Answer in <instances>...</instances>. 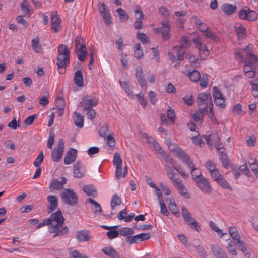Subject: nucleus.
Listing matches in <instances>:
<instances>
[{
  "instance_id": "1",
  "label": "nucleus",
  "mask_w": 258,
  "mask_h": 258,
  "mask_svg": "<svg viewBox=\"0 0 258 258\" xmlns=\"http://www.w3.org/2000/svg\"><path fill=\"white\" fill-rule=\"evenodd\" d=\"M49 219L50 223L49 227V231L51 233L56 232L54 237L62 235L68 232V229L67 227H64L62 230L59 231V229L62 227L64 220L60 211L52 214Z\"/></svg>"
},
{
  "instance_id": "2",
  "label": "nucleus",
  "mask_w": 258,
  "mask_h": 258,
  "mask_svg": "<svg viewBox=\"0 0 258 258\" xmlns=\"http://www.w3.org/2000/svg\"><path fill=\"white\" fill-rule=\"evenodd\" d=\"M165 142L169 150L175 156L179 159L183 163L186 164L187 166H193V161L190 159L188 155L181 147L176 143L172 142L171 140L168 138L165 139Z\"/></svg>"
},
{
  "instance_id": "3",
  "label": "nucleus",
  "mask_w": 258,
  "mask_h": 258,
  "mask_svg": "<svg viewBox=\"0 0 258 258\" xmlns=\"http://www.w3.org/2000/svg\"><path fill=\"white\" fill-rule=\"evenodd\" d=\"M192 178L202 192L208 195L211 194L212 187L211 184L209 180L204 177L201 172H199L198 175H196L193 172Z\"/></svg>"
},
{
  "instance_id": "4",
  "label": "nucleus",
  "mask_w": 258,
  "mask_h": 258,
  "mask_svg": "<svg viewBox=\"0 0 258 258\" xmlns=\"http://www.w3.org/2000/svg\"><path fill=\"white\" fill-rule=\"evenodd\" d=\"M58 56L57 58V66L67 67L70 63V52L67 45L59 44L57 47Z\"/></svg>"
},
{
  "instance_id": "5",
  "label": "nucleus",
  "mask_w": 258,
  "mask_h": 258,
  "mask_svg": "<svg viewBox=\"0 0 258 258\" xmlns=\"http://www.w3.org/2000/svg\"><path fill=\"white\" fill-rule=\"evenodd\" d=\"M193 22L198 27L199 31L203 33L204 36L214 41H217L218 39L214 33L210 29L207 24L203 23L198 17L194 16L192 17Z\"/></svg>"
},
{
  "instance_id": "6",
  "label": "nucleus",
  "mask_w": 258,
  "mask_h": 258,
  "mask_svg": "<svg viewBox=\"0 0 258 258\" xmlns=\"http://www.w3.org/2000/svg\"><path fill=\"white\" fill-rule=\"evenodd\" d=\"M228 231L232 238L235 242L240 250L245 254L246 257H249L250 255L247 252L245 243L240 240V236L236 227L235 226H230Z\"/></svg>"
},
{
  "instance_id": "7",
  "label": "nucleus",
  "mask_w": 258,
  "mask_h": 258,
  "mask_svg": "<svg viewBox=\"0 0 258 258\" xmlns=\"http://www.w3.org/2000/svg\"><path fill=\"white\" fill-rule=\"evenodd\" d=\"M113 164L115 166V176L117 179L124 178L127 173V167L125 166L122 170V161L119 153H114L113 159Z\"/></svg>"
},
{
  "instance_id": "8",
  "label": "nucleus",
  "mask_w": 258,
  "mask_h": 258,
  "mask_svg": "<svg viewBox=\"0 0 258 258\" xmlns=\"http://www.w3.org/2000/svg\"><path fill=\"white\" fill-rule=\"evenodd\" d=\"M197 102L199 109L202 111L204 109L208 110V108L213 105L211 95L205 92L201 93L198 95Z\"/></svg>"
},
{
  "instance_id": "9",
  "label": "nucleus",
  "mask_w": 258,
  "mask_h": 258,
  "mask_svg": "<svg viewBox=\"0 0 258 258\" xmlns=\"http://www.w3.org/2000/svg\"><path fill=\"white\" fill-rule=\"evenodd\" d=\"M238 16L241 20L254 21L257 20L258 14L255 11L245 7L239 11Z\"/></svg>"
},
{
  "instance_id": "10",
  "label": "nucleus",
  "mask_w": 258,
  "mask_h": 258,
  "mask_svg": "<svg viewBox=\"0 0 258 258\" xmlns=\"http://www.w3.org/2000/svg\"><path fill=\"white\" fill-rule=\"evenodd\" d=\"M182 215L187 225L197 231H199L200 227L196 220L191 216V213L184 207H182Z\"/></svg>"
},
{
  "instance_id": "11",
  "label": "nucleus",
  "mask_w": 258,
  "mask_h": 258,
  "mask_svg": "<svg viewBox=\"0 0 258 258\" xmlns=\"http://www.w3.org/2000/svg\"><path fill=\"white\" fill-rule=\"evenodd\" d=\"M64 149V141L62 139L58 140L57 146L52 151L51 156L53 161L58 162L62 158Z\"/></svg>"
},
{
  "instance_id": "12",
  "label": "nucleus",
  "mask_w": 258,
  "mask_h": 258,
  "mask_svg": "<svg viewBox=\"0 0 258 258\" xmlns=\"http://www.w3.org/2000/svg\"><path fill=\"white\" fill-rule=\"evenodd\" d=\"M62 200L69 205H75L78 202V196L76 194L69 188L65 189L61 194Z\"/></svg>"
},
{
  "instance_id": "13",
  "label": "nucleus",
  "mask_w": 258,
  "mask_h": 258,
  "mask_svg": "<svg viewBox=\"0 0 258 258\" xmlns=\"http://www.w3.org/2000/svg\"><path fill=\"white\" fill-rule=\"evenodd\" d=\"M98 103L97 100L90 96L86 95L82 98L80 102V105L83 107L84 111H87V109L92 108L97 105Z\"/></svg>"
},
{
  "instance_id": "14",
  "label": "nucleus",
  "mask_w": 258,
  "mask_h": 258,
  "mask_svg": "<svg viewBox=\"0 0 258 258\" xmlns=\"http://www.w3.org/2000/svg\"><path fill=\"white\" fill-rule=\"evenodd\" d=\"M61 18L56 11H52L51 13V29L57 33L60 30L61 28Z\"/></svg>"
},
{
  "instance_id": "15",
  "label": "nucleus",
  "mask_w": 258,
  "mask_h": 258,
  "mask_svg": "<svg viewBox=\"0 0 258 258\" xmlns=\"http://www.w3.org/2000/svg\"><path fill=\"white\" fill-rule=\"evenodd\" d=\"M258 67V61L255 64H253V62L248 60L244 61V66L243 67V71L245 75L248 78H252L255 76V69Z\"/></svg>"
},
{
  "instance_id": "16",
  "label": "nucleus",
  "mask_w": 258,
  "mask_h": 258,
  "mask_svg": "<svg viewBox=\"0 0 258 258\" xmlns=\"http://www.w3.org/2000/svg\"><path fill=\"white\" fill-rule=\"evenodd\" d=\"M135 15L136 20L134 24V28L136 30L140 29L143 27L142 20L144 17V15L142 11L141 7L139 5L135 6Z\"/></svg>"
},
{
  "instance_id": "17",
  "label": "nucleus",
  "mask_w": 258,
  "mask_h": 258,
  "mask_svg": "<svg viewBox=\"0 0 258 258\" xmlns=\"http://www.w3.org/2000/svg\"><path fill=\"white\" fill-rule=\"evenodd\" d=\"M194 43L196 47L198 49L200 57L202 59H205L209 54V51L205 45L203 44L200 38L197 37L194 40Z\"/></svg>"
},
{
  "instance_id": "18",
  "label": "nucleus",
  "mask_w": 258,
  "mask_h": 258,
  "mask_svg": "<svg viewBox=\"0 0 258 258\" xmlns=\"http://www.w3.org/2000/svg\"><path fill=\"white\" fill-rule=\"evenodd\" d=\"M189 45V40L187 37H183L181 40V45L179 47L175 46V49H177L178 59L179 61L184 59V54L185 53V49Z\"/></svg>"
},
{
  "instance_id": "19",
  "label": "nucleus",
  "mask_w": 258,
  "mask_h": 258,
  "mask_svg": "<svg viewBox=\"0 0 258 258\" xmlns=\"http://www.w3.org/2000/svg\"><path fill=\"white\" fill-rule=\"evenodd\" d=\"M234 30L239 40H244L247 36V29L241 23H235L234 25Z\"/></svg>"
},
{
  "instance_id": "20",
  "label": "nucleus",
  "mask_w": 258,
  "mask_h": 258,
  "mask_svg": "<svg viewBox=\"0 0 258 258\" xmlns=\"http://www.w3.org/2000/svg\"><path fill=\"white\" fill-rule=\"evenodd\" d=\"M67 182L66 178L62 177L53 180L50 184L49 189L52 191L53 190L61 189L63 187V185Z\"/></svg>"
},
{
  "instance_id": "21",
  "label": "nucleus",
  "mask_w": 258,
  "mask_h": 258,
  "mask_svg": "<svg viewBox=\"0 0 258 258\" xmlns=\"http://www.w3.org/2000/svg\"><path fill=\"white\" fill-rule=\"evenodd\" d=\"M136 78L138 83L141 86L143 90H146L147 88V84L146 79H145L143 75L142 68L141 67H139L137 68L136 71Z\"/></svg>"
},
{
  "instance_id": "22",
  "label": "nucleus",
  "mask_w": 258,
  "mask_h": 258,
  "mask_svg": "<svg viewBox=\"0 0 258 258\" xmlns=\"http://www.w3.org/2000/svg\"><path fill=\"white\" fill-rule=\"evenodd\" d=\"M77 155V150L74 148H70L67 153L64 159V163L66 165L71 164L75 162Z\"/></svg>"
},
{
  "instance_id": "23",
  "label": "nucleus",
  "mask_w": 258,
  "mask_h": 258,
  "mask_svg": "<svg viewBox=\"0 0 258 258\" xmlns=\"http://www.w3.org/2000/svg\"><path fill=\"white\" fill-rule=\"evenodd\" d=\"M253 48V45L249 44L246 46L243 49V50L246 53V60H248L251 62H253V64H255L258 61V59L255 55H254L251 51Z\"/></svg>"
},
{
  "instance_id": "24",
  "label": "nucleus",
  "mask_w": 258,
  "mask_h": 258,
  "mask_svg": "<svg viewBox=\"0 0 258 258\" xmlns=\"http://www.w3.org/2000/svg\"><path fill=\"white\" fill-rule=\"evenodd\" d=\"M162 27L161 33L162 37L165 41L168 40L170 38L169 32L170 30V25L168 21H163L161 23Z\"/></svg>"
},
{
  "instance_id": "25",
  "label": "nucleus",
  "mask_w": 258,
  "mask_h": 258,
  "mask_svg": "<svg viewBox=\"0 0 258 258\" xmlns=\"http://www.w3.org/2000/svg\"><path fill=\"white\" fill-rule=\"evenodd\" d=\"M168 203V208L172 213L176 217H178L180 216L179 211L174 200L173 198H169L167 200Z\"/></svg>"
},
{
  "instance_id": "26",
  "label": "nucleus",
  "mask_w": 258,
  "mask_h": 258,
  "mask_svg": "<svg viewBox=\"0 0 258 258\" xmlns=\"http://www.w3.org/2000/svg\"><path fill=\"white\" fill-rule=\"evenodd\" d=\"M74 176L76 178H80L83 177L85 174V170L82 168L81 165L77 162L74 165Z\"/></svg>"
},
{
  "instance_id": "27",
  "label": "nucleus",
  "mask_w": 258,
  "mask_h": 258,
  "mask_svg": "<svg viewBox=\"0 0 258 258\" xmlns=\"http://www.w3.org/2000/svg\"><path fill=\"white\" fill-rule=\"evenodd\" d=\"M221 9L225 14L230 15L236 11V6L235 5L225 3L221 6Z\"/></svg>"
},
{
  "instance_id": "28",
  "label": "nucleus",
  "mask_w": 258,
  "mask_h": 258,
  "mask_svg": "<svg viewBox=\"0 0 258 258\" xmlns=\"http://www.w3.org/2000/svg\"><path fill=\"white\" fill-rule=\"evenodd\" d=\"M74 81L75 84L78 87H83L84 79L82 72L80 70H77L74 75Z\"/></svg>"
},
{
  "instance_id": "29",
  "label": "nucleus",
  "mask_w": 258,
  "mask_h": 258,
  "mask_svg": "<svg viewBox=\"0 0 258 258\" xmlns=\"http://www.w3.org/2000/svg\"><path fill=\"white\" fill-rule=\"evenodd\" d=\"M102 251L106 256L110 258H118L119 256L118 253L110 246L103 248Z\"/></svg>"
},
{
  "instance_id": "30",
  "label": "nucleus",
  "mask_w": 258,
  "mask_h": 258,
  "mask_svg": "<svg viewBox=\"0 0 258 258\" xmlns=\"http://www.w3.org/2000/svg\"><path fill=\"white\" fill-rule=\"evenodd\" d=\"M183 73L184 74L188 76L192 82H197L199 81L201 78L200 73L196 70H194L192 71L185 70L183 72Z\"/></svg>"
},
{
  "instance_id": "31",
  "label": "nucleus",
  "mask_w": 258,
  "mask_h": 258,
  "mask_svg": "<svg viewBox=\"0 0 258 258\" xmlns=\"http://www.w3.org/2000/svg\"><path fill=\"white\" fill-rule=\"evenodd\" d=\"M211 248L214 256L217 257V258H224L226 256L223 250L219 246L212 245Z\"/></svg>"
},
{
  "instance_id": "32",
  "label": "nucleus",
  "mask_w": 258,
  "mask_h": 258,
  "mask_svg": "<svg viewBox=\"0 0 258 258\" xmlns=\"http://www.w3.org/2000/svg\"><path fill=\"white\" fill-rule=\"evenodd\" d=\"M75 124L78 127L82 128L84 125V117L79 113L75 112L73 114Z\"/></svg>"
},
{
  "instance_id": "33",
  "label": "nucleus",
  "mask_w": 258,
  "mask_h": 258,
  "mask_svg": "<svg viewBox=\"0 0 258 258\" xmlns=\"http://www.w3.org/2000/svg\"><path fill=\"white\" fill-rule=\"evenodd\" d=\"M47 201L49 204V213H51L54 211L57 207V199L54 196H49L47 197Z\"/></svg>"
},
{
  "instance_id": "34",
  "label": "nucleus",
  "mask_w": 258,
  "mask_h": 258,
  "mask_svg": "<svg viewBox=\"0 0 258 258\" xmlns=\"http://www.w3.org/2000/svg\"><path fill=\"white\" fill-rule=\"evenodd\" d=\"M91 238L89 232L84 230L79 231L77 233V238L80 241H88Z\"/></svg>"
},
{
  "instance_id": "35",
  "label": "nucleus",
  "mask_w": 258,
  "mask_h": 258,
  "mask_svg": "<svg viewBox=\"0 0 258 258\" xmlns=\"http://www.w3.org/2000/svg\"><path fill=\"white\" fill-rule=\"evenodd\" d=\"M251 85V91L252 95L255 97H258V78L255 77L252 80L250 81Z\"/></svg>"
},
{
  "instance_id": "36",
  "label": "nucleus",
  "mask_w": 258,
  "mask_h": 258,
  "mask_svg": "<svg viewBox=\"0 0 258 258\" xmlns=\"http://www.w3.org/2000/svg\"><path fill=\"white\" fill-rule=\"evenodd\" d=\"M177 183L178 184L174 185L177 190L181 195L184 196L185 198H189L190 197L189 195L188 194L187 190L184 184L181 182V181Z\"/></svg>"
},
{
  "instance_id": "37",
  "label": "nucleus",
  "mask_w": 258,
  "mask_h": 258,
  "mask_svg": "<svg viewBox=\"0 0 258 258\" xmlns=\"http://www.w3.org/2000/svg\"><path fill=\"white\" fill-rule=\"evenodd\" d=\"M177 183L178 184L174 185L177 190L181 195L184 196L185 198H189L190 197L189 195L188 194L187 190L184 184L181 182V181Z\"/></svg>"
},
{
  "instance_id": "38",
  "label": "nucleus",
  "mask_w": 258,
  "mask_h": 258,
  "mask_svg": "<svg viewBox=\"0 0 258 258\" xmlns=\"http://www.w3.org/2000/svg\"><path fill=\"white\" fill-rule=\"evenodd\" d=\"M116 12L117 13L119 20L121 22H126L129 19V16L127 13L122 8H118Z\"/></svg>"
},
{
  "instance_id": "39",
  "label": "nucleus",
  "mask_w": 258,
  "mask_h": 258,
  "mask_svg": "<svg viewBox=\"0 0 258 258\" xmlns=\"http://www.w3.org/2000/svg\"><path fill=\"white\" fill-rule=\"evenodd\" d=\"M31 45L32 49L35 52L38 53L41 51L42 47L39 44V39L38 37L32 39Z\"/></svg>"
},
{
  "instance_id": "40",
  "label": "nucleus",
  "mask_w": 258,
  "mask_h": 258,
  "mask_svg": "<svg viewBox=\"0 0 258 258\" xmlns=\"http://www.w3.org/2000/svg\"><path fill=\"white\" fill-rule=\"evenodd\" d=\"M215 181L218 185L223 188L229 189L230 190H232V188L222 175H221V177H219V178Z\"/></svg>"
},
{
  "instance_id": "41",
  "label": "nucleus",
  "mask_w": 258,
  "mask_h": 258,
  "mask_svg": "<svg viewBox=\"0 0 258 258\" xmlns=\"http://www.w3.org/2000/svg\"><path fill=\"white\" fill-rule=\"evenodd\" d=\"M215 181L218 185L223 188L229 189L230 190H232V188L222 175H221V177H219V178Z\"/></svg>"
},
{
  "instance_id": "42",
  "label": "nucleus",
  "mask_w": 258,
  "mask_h": 258,
  "mask_svg": "<svg viewBox=\"0 0 258 258\" xmlns=\"http://www.w3.org/2000/svg\"><path fill=\"white\" fill-rule=\"evenodd\" d=\"M83 190L88 196L94 197L97 195L95 188L91 185L84 186Z\"/></svg>"
},
{
  "instance_id": "43",
  "label": "nucleus",
  "mask_w": 258,
  "mask_h": 258,
  "mask_svg": "<svg viewBox=\"0 0 258 258\" xmlns=\"http://www.w3.org/2000/svg\"><path fill=\"white\" fill-rule=\"evenodd\" d=\"M121 204V200L119 197L116 195H114L111 200L110 206L112 210H114L116 206H119Z\"/></svg>"
},
{
  "instance_id": "44",
  "label": "nucleus",
  "mask_w": 258,
  "mask_h": 258,
  "mask_svg": "<svg viewBox=\"0 0 258 258\" xmlns=\"http://www.w3.org/2000/svg\"><path fill=\"white\" fill-rule=\"evenodd\" d=\"M209 224L211 229L220 235L221 237H222L224 235L227 234V233H224L214 222L211 221L209 222Z\"/></svg>"
},
{
  "instance_id": "45",
  "label": "nucleus",
  "mask_w": 258,
  "mask_h": 258,
  "mask_svg": "<svg viewBox=\"0 0 258 258\" xmlns=\"http://www.w3.org/2000/svg\"><path fill=\"white\" fill-rule=\"evenodd\" d=\"M220 159L222 161V163L224 168H227L228 166V160L227 159V156L226 152L223 151H221L219 153Z\"/></svg>"
},
{
  "instance_id": "46",
  "label": "nucleus",
  "mask_w": 258,
  "mask_h": 258,
  "mask_svg": "<svg viewBox=\"0 0 258 258\" xmlns=\"http://www.w3.org/2000/svg\"><path fill=\"white\" fill-rule=\"evenodd\" d=\"M208 112V110L204 109L203 111L199 109V111L196 112L193 116L194 119L196 121H200L203 119V116L206 114Z\"/></svg>"
},
{
  "instance_id": "47",
  "label": "nucleus",
  "mask_w": 258,
  "mask_h": 258,
  "mask_svg": "<svg viewBox=\"0 0 258 258\" xmlns=\"http://www.w3.org/2000/svg\"><path fill=\"white\" fill-rule=\"evenodd\" d=\"M88 201L94 206V209H93V211L95 213H101L102 211V208L100 205L98 203H97L94 200L91 198L88 199Z\"/></svg>"
},
{
  "instance_id": "48",
  "label": "nucleus",
  "mask_w": 258,
  "mask_h": 258,
  "mask_svg": "<svg viewBox=\"0 0 258 258\" xmlns=\"http://www.w3.org/2000/svg\"><path fill=\"white\" fill-rule=\"evenodd\" d=\"M21 9L24 12L25 16L29 17L30 9L29 8V4L27 0H23L21 4Z\"/></svg>"
},
{
  "instance_id": "49",
  "label": "nucleus",
  "mask_w": 258,
  "mask_h": 258,
  "mask_svg": "<svg viewBox=\"0 0 258 258\" xmlns=\"http://www.w3.org/2000/svg\"><path fill=\"white\" fill-rule=\"evenodd\" d=\"M106 143L107 145L112 149H113L115 145V140L114 137V134L110 133L107 136Z\"/></svg>"
},
{
  "instance_id": "50",
  "label": "nucleus",
  "mask_w": 258,
  "mask_h": 258,
  "mask_svg": "<svg viewBox=\"0 0 258 258\" xmlns=\"http://www.w3.org/2000/svg\"><path fill=\"white\" fill-rule=\"evenodd\" d=\"M80 52L78 54V58L80 61H84L87 54V48L86 47H82L81 49L77 50Z\"/></svg>"
},
{
  "instance_id": "51",
  "label": "nucleus",
  "mask_w": 258,
  "mask_h": 258,
  "mask_svg": "<svg viewBox=\"0 0 258 258\" xmlns=\"http://www.w3.org/2000/svg\"><path fill=\"white\" fill-rule=\"evenodd\" d=\"M140 136L142 140L146 142L148 144H150L151 142H153L154 139L147 133L141 131L139 133Z\"/></svg>"
},
{
  "instance_id": "52",
  "label": "nucleus",
  "mask_w": 258,
  "mask_h": 258,
  "mask_svg": "<svg viewBox=\"0 0 258 258\" xmlns=\"http://www.w3.org/2000/svg\"><path fill=\"white\" fill-rule=\"evenodd\" d=\"M44 160V155L42 151H41L34 161V165L37 168H41L40 165Z\"/></svg>"
},
{
  "instance_id": "53",
  "label": "nucleus",
  "mask_w": 258,
  "mask_h": 258,
  "mask_svg": "<svg viewBox=\"0 0 258 258\" xmlns=\"http://www.w3.org/2000/svg\"><path fill=\"white\" fill-rule=\"evenodd\" d=\"M75 48L76 50L81 49L82 47H86L84 44L83 38L80 36L76 37L75 40Z\"/></svg>"
},
{
  "instance_id": "54",
  "label": "nucleus",
  "mask_w": 258,
  "mask_h": 258,
  "mask_svg": "<svg viewBox=\"0 0 258 258\" xmlns=\"http://www.w3.org/2000/svg\"><path fill=\"white\" fill-rule=\"evenodd\" d=\"M140 47V44H137L135 45L134 56L137 59L141 58L143 56V52Z\"/></svg>"
},
{
  "instance_id": "55",
  "label": "nucleus",
  "mask_w": 258,
  "mask_h": 258,
  "mask_svg": "<svg viewBox=\"0 0 258 258\" xmlns=\"http://www.w3.org/2000/svg\"><path fill=\"white\" fill-rule=\"evenodd\" d=\"M105 24L107 26H111L112 25L111 20V16L110 12H106L105 14L102 15Z\"/></svg>"
},
{
  "instance_id": "56",
  "label": "nucleus",
  "mask_w": 258,
  "mask_h": 258,
  "mask_svg": "<svg viewBox=\"0 0 258 258\" xmlns=\"http://www.w3.org/2000/svg\"><path fill=\"white\" fill-rule=\"evenodd\" d=\"M125 241H126L127 243H129L130 244L140 243L139 238L138 234L132 236L127 237L125 239Z\"/></svg>"
},
{
  "instance_id": "57",
  "label": "nucleus",
  "mask_w": 258,
  "mask_h": 258,
  "mask_svg": "<svg viewBox=\"0 0 258 258\" xmlns=\"http://www.w3.org/2000/svg\"><path fill=\"white\" fill-rule=\"evenodd\" d=\"M119 83L120 86L124 89L126 94L131 97L132 96V91L130 88L128 83L127 82H122L121 81H119Z\"/></svg>"
},
{
  "instance_id": "58",
  "label": "nucleus",
  "mask_w": 258,
  "mask_h": 258,
  "mask_svg": "<svg viewBox=\"0 0 258 258\" xmlns=\"http://www.w3.org/2000/svg\"><path fill=\"white\" fill-rule=\"evenodd\" d=\"M136 97L142 107L144 108L146 107L147 105V102L144 97V94L141 92L139 94H137L136 95Z\"/></svg>"
},
{
  "instance_id": "59",
  "label": "nucleus",
  "mask_w": 258,
  "mask_h": 258,
  "mask_svg": "<svg viewBox=\"0 0 258 258\" xmlns=\"http://www.w3.org/2000/svg\"><path fill=\"white\" fill-rule=\"evenodd\" d=\"M134 233V230L132 228L128 227L123 228L120 230V235L124 236L131 235L133 234Z\"/></svg>"
},
{
  "instance_id": "60",
  "label": "nucleus",
  "mask_w": 258,
  "mask_h": 258,
  "mask_svg": "<svg viewBox=\"0 0 258 258\" xmlns=\"http://www.w3.org/2000/svg\"><path fill=\"white\" fill-rule=\"evenodd\" d=\"M70 255L72 258H87V256L78 250H74L70 252Z\"/></svg>"
},
{
  "instance_id": "61",
  "label": "nucleus",
  "mask_w": 258,
  "mask_h": 258,
  "mask_svg": "<svg viewBox=\"0 0 258 258\" xmlns=\"http://www.w3.org/2000/svg\"><path fill=\"white\" fill-rule=\"evenodd\" d=\"M137 37L143 44H146L148 42V36L145 33L138 32Z\"/></svg>"
},
{
  "instance_id": "62",
  "label": "nucleus",
  "mask_w": 258,
  "mask_h": 258,
  "mask_svg": "<svg viewBox=\"0 0 258 258\" xmlns=\"http://www.w3.org/2000/svg\"><path fill=\"white\" fill-rule=\"evenodd\" d=\"M233 112L237 115H242L244 114V112L240 103H237L233 106Z\"/></svg>"
},
{
  "instance_id": "63",
  "label": "nucleus",
  "mask_w": 258,
  "mask_h": 258,
  "mask_svg": "<svg viewBox=\"0 0 258 258\" xmlns=\"http://www.w3.org/2000/svg\"><path fill=\"white\" fill-rule=\"evenodd\" d=\"M109 129V125L108 124L103 125L99 131V134L100 136L102 137H106Z\"/></svg>"
},
{
  "instance_id": "64",
  "label": "nucleus",
  "mask_w": 258,
  "mask_h": 258,
  "mask_svg": "<svg viewBox=\"0 0 258 258\" xmlns=\"http://www.w3.org/2000/svg\"><path fill=\"white\" fill-rule=\"evenodd\" d=\"M205 167L210 173L216 169V164L210 160L206 162Z\"/></svg>"
}]
</instances>
